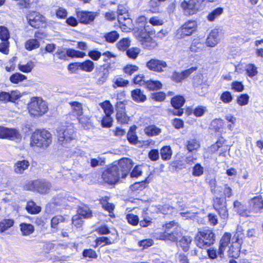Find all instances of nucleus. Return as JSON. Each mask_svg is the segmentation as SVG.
Returning <instances> with one entry per match:
<instances>
[{
  "label": "nucleus",
  "mask_w": 263,
  "mask_h": 263,
  "mask_svg": "<svg viewBox=\"0 0 263 263\" xmlns=\"http://www.w3.org/2000/svg\"><path fill=\"white\" fill-rule=\"evenodd\" d=\"M133 166V163L130 159L123 158L118 161H115L109 166L102 174L103 180L108 184H115L120 178H124L129 173Z\"/></svg>",
  "instance_id": "f257e3e1"
},
{
  "label": "nucleus",
  "mask_w": 263,
  "mask_h": 263,
  "mask_svg": "<svg viewBox=\"0 0 263 263\" xmlns=\"http://www.w3.org/2000/svg\"><path fill=\"white\" fill-rule=\"evenodd\" d=\"M215 238V234L211 230H203L197 234L196 244L200 248H206L214 243Z\"/></svg>",
  "instance_id": "f03ea898"
},
{
  "label": "nucleus",
  "mask_w": 263,
  "mask_h": 263,
  "mask_svg": "<svg viewBox=\"0 0 263 263\" xmlns=\"http://www.w3.org/2000/svg\"><path fill=\"white\" fill-rule=\"evenodd\" d=\"M51 141V134L46 130H43L37 131L32 135L31 144L32 146L45 148L48 147Z\"/></svg>",
  "instance_id": "7ed1b4c3"
},
{
  "label": "nucleus",
  "mask_w": 263,
  "mask_h": 263,
  "mask_svg": "<svg viewBox=\"0 0 263 263\" xmlns=\"http://www.w3.org/2000/svg\"><path fill=\"white\" fill-rule=\"evenodd\" d=\"M57 134L59 142L64 146H67L76 138V134L72 127H60L57 129Z\"/></svg>",
  "instance_id": "20e7f679"
},
{
  "label": "nucleus",
  "mask_w": 263,
  "mask_h": 263,
  "mask_svg": "<svg viewBox=\"0 0 263 263\" xmlns=\"http://www.w3.org/2000/svg\"><path fill=\"white\" fill-rule=\"evenodd\" d=\"M30 114L34 116H42L47 111V106L45 101L38 97L31 99L28 106Z\"/></svg>",
  "instance_id": "39448f33"
},
{
  "label": "nucleus",
  "mask_w": 263,
  "mask_h": 263,
  "mask_svg": "<svg viewBox=\"0 0 263 263\" xmlns=\"http://www.w3.org/2000/svg\"><path fill=\"white\" fill-rule=\"evenodd\" d=\"M205 0H190L188 2H184L181 6L184 9V13L186 15L196 13L199 9L203 8ZM208 2H214L217 0H206Z\"/></svg>",
  "instance_id": "423d86ee"
},
{
  "label": "nucleus",
  "mask_w": 263,
  "mask_h": 263,
  "mask_svg": "<svg viewBox=\"0 0 263 263\" xmlns=\"http://www.w3.org/2000/svg\"><path fill=\"white\" fill-rule=\"evenodd\" d=\"M196 28L197 23L195 21H188L177 30L176 36L180 39L190 36L196 31Z\"/></svg>",
  "instance_id": "0eeeda50"
},
{
  "label": "nucleus",
  "mask_w": 263,
  "mask_h": 263,
  "mask_svg": "<svg viewBox=\"0 0 263 263\" xmlns=\"http://www.w3.org/2000/svg\"><path fill=\"white\" fill-rule=\"evenodd\" d=\"M55 54L58 56L59 59L61 60H66L67 56L72 58L83 57L85 55V53L72 49H68L66 50L62 47H58L55 52Z\"/></svg>",
  "instance_id": "6e6552de"
},
{
  "label": "nucleus",
  "mask_w": 263,
  "mask_h": 263,
  "mask_svg": "<svg viewBox=\"0 0 263 263\" xmlns=\"http://www.w3.org/2000/svg\"><path fill=\"white\" fill-rule=\"evenodd\" d=\"M93 77L96 80V83L98 85H103L107 80L109 71L104 66L97 68L93 73Z\"/></svg>",
  "instance_id": "1a4fd4ad"
},
{
  "label": "nucleus",
  "mask_w": 263,
  "mask_h": 263,
  "mask_svg": "<svg viewBox=\"0 0 263 263\" xmlns=\"http://www.w3.org/2000/svg\"><path fill=\"white\" fill-rule=\"evenodd\" d=\"M27 19L30 25L35 28H40L44 23L43 16L35 11L30 12Z\"/></svg>",
  "instance_id": "9d476101"
},
{
  "label": "nucleus",
  "mask_w": 263,
  "mask_h": 263,
  "mask_svg": "<svg viewBox=\"0 0 263 263\" xmlns=\"http://www.w3.org/2000/svg\"><path fill=\"white\" fill-rule=\"evenodd\" d=\"M146 67L151 70L162 72L164 71L163 68L167 67V65L164 61L152 59L146 63Z\"/></svg>",
  "instance_id": "9b49d317"
},
{
  "label": "nucleus",
  "mask_w": 263,
  "mask_h": 263,
  "mask_svg": "<svg viewBox=\"0 0 263 263\" xmlns=\"http://www.w3.org/2000/svg\"><path fill=\"white\" fill-rule=\"evenodd\" d=\"M148 27V25H144L143 29L138 28L135 31V36L141 43L143 41H151L150 35L155 34V31L147 29Z\"/></svg>",
  "instance_id": "f8f14e48"
},
{
  "label": "nucleus",
  "mask_w": 263,
  "mask_h": 263,
  "mask_svg": "<svg viewBox=\"0 0 263 263\" xmlns=\"http://www.w3.org/2000/svg\"><path fill=\"white\" fill-rule=\"evenodd\" d=\"M196 67H192L181 72H178L176 71H174L172 73L171 79L173 81L176 83L181 82L182 80L188 78L191 73L196 70Z\"/></svg>",
  "instance_id": "ddd939ff"
},
{
  "label": "nucleus",
  "mask_w": 263,
  "mask_h": 263,
  "mask_svg": "<svg viewBox=\"0 0 263 263\" xmlns=\"http://www.w3.org/2000/svg\"><path fill=\"white\" fill-rule=\"evenodd\" d=\"M32 184L34 189L41 194L48 193L51 187V183L45 180L33 181Z\"/></svg>",
  "instance_id": "4468645a"
},
{
  "label": "nucleus",
  "mask_w": 263,
  "mask_h": 263,
  "mask_svg": "<svg viewBox=\"0 0 263 263\" xmlns=\"http://www.w3.org/2000/svg\"><path fill=\"white\" fill-rule=\"evenodd\" d=\"M222 29L220 28H215L211 30L209 35H208L206 43L209 47H214L219 42V34L221 33Z\"/></svg>",
  "instance_id": "2eb2a0df"
},
{
  "label": "nucleus",
  "mask_w": 263,
  "mask_h": 263,
  "mask_svg": "<svg viewBox=\"0 0 263 263\" xmlns=\"http://www.w3.org/2000/svg\"><path fill=\"white\" fill-rule=\"evenodd\" d=\"M250 210L255 213H260L263 209V199L261 196H257L252 198L250 201Z\"/></svg>",
  "instance_id": "dca6fc26"
},
{
  "label": "nucleus",
  "mask_w": 263,
  "mask_h": 263,
  "mask_svg": "<svg viewBox=\"0 0 263 263\" xmlns=\"http://www.w3.org/2000/svg\"><path fill=\"white\" fill-rule=\"evenodd\" d=\"M77 14L78 19L83 24L90 23L95 18L93 13L89 11H78L77 12Z\"/></svg>",
  "instance_id": "f3484780"
},
{
  "label": "nucleus",
  "mask_w": 263,
  "mask_h": 263,
  "mask_svg": "<svg viewBox=\"0 0 263 263\" xmlns=\"http://www.w3.org/2000/svg\"><path fill=\"white\" fill-rule=\"evenodd\" d=\"M231 235L230 233H226L220 240V245L218 253L220 257L223 255V251L230 243Z\"/></svg>",
  "instance_id": "a211bd4d"
},
{
  "label": "nucleus",
  "mask_w": 263,
  "mask_h": 263,
  "mask_svg": "<svg viewBox=\"0 0 263 263\" xmlns=\"http://www.w3.org/2000/svg\"><path fill=\"white\" fill-rule=\"evenodd\" d=\"M29 165L30 163L27 160L18 161L14 165V172L16 174H23L24 171L28 168Z\"/></svg>",
  "instance_id": "6ab92c4d"
},
{
  "label": "nucleus",
  "mask_w": 263,
  "mask_h": 263,
  "mask_svg": "<svg viewBox=\"0 0 263 263\" xmlns=\"http://www.w3.org/2000/svg\"><path fill=\"white\" fill-rule=\"evenodd\" d=\"M20 96L16 95L14 92H12L11 93L5 91L0 92V101L14 102Z\"/></svg>",
  "instance_id": "aec40b11"
},
{
  "label": "nucleus",
  "mask_w": 263,
  "mask_h": 263,
  "mask_svg": "<svg viewBox=\"0 0 263 263\" xmlns=\"http://www.w3.org/2000/svg\"><path fill=\"white\" fill-rule=\"evenodd\" d=\"M133 99L137 102H143L146 100V96L140 89H136L131 92Z\"/></svg>",
  "instance_id": "412c9836"
},
{
  "label": "nucleus",
  "mask_w": 263,
  "mask_h": 263,
  "mask_svg": "<svg viewBox=\"0 0 263 263\" xmlns=\"http://www.w3.org/2000/svg\"><path fill=\"white\" fill-rule=\"evenodd\" d=\"M178 231L172 230L171 231H165L163 234L160 236V239L162 240H169L172 241H176L178 239Z\"/></svg>",
  "instance_id": "4be33fe9"
},
{
  "label": "nucleus",
  "mask_w": 263,
  "mask_h": 263,
  "mask_svg": "<svg viewBox=\"0 0 263 263\" xmlns=\"http://www.w3.org/2000/svg\"><path fill=\"white\" fill-rule=\"evenodd\" d=\"M78 67L83 71L91 72L95 68V65L92 61L88 60L78 63Z\"/></svg>",
  "instance_id": "5701e85b"
},
{
  "label": "nucleus",
  "mask_w": 263,
  "mask_h": 263,
  "mask_svg": "<svg viewBox=\"0 0 263 263\" xmlns=\"http://www.w3.org/2000/svg\"><path fill=\"white\" fill-rule=\"evenodd\" d=\"M69 104L70 105L72 111L75 115L80 117L83 114L82 104L77 101L70 102Z\"/></svg>",
  "instance_id": "b1692460"
},
{
  "label": "nucleus",
  "mask_w": 263,
  "mask_h": 263,
  "mask_svg": "<svg viewBox=\"0 0 263 263\" xmlns=\"http://www.w3.org/2000/svg\"><path fill=\"white\" fill-rule=\"evenodd\" d=\"M235 211L242 216H248L245 206L239 201L236 200L233 203Z\"/></svg>",
  "instance_id": "393cba45"
},
{
  "label": "nucleus",
  "mask_w": 263,
  "mask_h": 263,
  "mask_svg": "<svg viewBox=\"0 0 263 263\" xmlns=\"http://www.w3.org/2000/svg\"><path fill=\"white\" fill-rule=\"evenodd\" d=\"M190 236H184L178 242V246L181 247L183 251H187L189 249V245L192 241Z\"/></svg>",
  "instance_id": "a878e982"
},
{
  "label": "nucleus",
  "mask_w": 263,
  "mask_h": 263,
  "mask_svg": "<svg viewBox=\"0 0 263 263\" xmlns=\"http://www.w3.org/2000/svg\"><path fill=\"white\" fill-rule=\"evenodd\" d=\"M185 103V99L181 96L174 97L171 100V104L175 108H181Z\"/></svg>",
  "instance_id": "bb28decb"
},
{
  "label": "nucleus",
  "mask_w": 263,
  "mask_h": 263,
  "mask_svg": "<svg viewBox=\"0 0 263 263\" xmlns=\"http://www.w3.org/2000/svg\"><path fill=\"white\" fill-rule=\"evenodd\" d=\"M144 132L148 136H154L158 135L161 132V129L154 125H152L146 127Z\"/></svg>",
  "instance_id": "cd10ccee"
},
{
  "label": "nucleus",
  "mask_w": 263,
  "mask_h": 263,
  "mask_svg": "<svg viewBox=\"0 0 263 263\" xmlns=\"http://www.w3.org/2000/svg\"><path fill=\"white\" fill-rule=\"evenodd\" d=\"M203 47V44L199 41V39H194L190 47L192 52H197L202 50Z\"/></svg>",
  "instance_id": "c85d7f7f"
},
{
  "label": "nucleus",
  "mask_w": 263,
  "mask_h": 263,
  "mask_svg": "<svg viewBox=\"0 0 263 263\" xmlns=\"http://www.w3.org/2000/svg\"><path fill=\"white\" fill-rule=\"evenodd\" d=\"M14 220L12 219H4L0 222V232H4L13 226Z\"/></svg>",
  "instance_id": "c756f323"
},
{
  "label": "nucleus",
  "mask_w": 263,
  "mask_h": 263,
  "mask_svg": "<svg viewBox=\"0 0 263 263\" xmlns=\"http://www.w3.org/2000/svg\"><path fill=\"white\" fill-rule=\"evenodd\" d=\"M243 229L241 226H238L236 229V232L234 236L233 239L235 241L240 244L242 242V240L245 237Z\"/></svg>",
  "instance_id": "7c9ffc66"
},
{
  "label": "nucleus",
  "mask_w": 263,
  "mask_h": 263,
  "mask_svg": "<svg viewBox=\"0 0 263 263\" xmlns=\"http://www.w3.org/2000/svg\"><path fill=\"white\" fill-rule=\"evenodd\" d=\"M21 230L24 235H29L32 234L34 230L33 225L28 223H22L20 225Z\"/></svg>",
  "instance_id": "2f4dec72"
},
{
  "label": "nucleus",
  "mask_w": 263,
  "mask_h": 263,
  "mask_svg": "<svg viewBox=\"0 0 263 263\" xmlns=\"http://www.w3.org/2000/svg\"><path fill=\"white\" fill-rule=\"evenodd\" d=\"M226 206V200L224 197H215L213 199V206L215 210Z\"/></svg>",
  "instance_id": "473e14b6"
},
{
  "label": "nucleus",
  "mask_w": 263,
  "mask_h": 263,
  "mask_svg": "<svg viewBox=\"0 0 263 263\" xmlns=\"http://www.w3.org/2000/svg\"><path fill=\"white\" fill-rule=\"evenodd\" d=\"M26 210L31 214H37L41 211V208L37 206L34 202L30 201L27 202Z\"/></svg>",
  "instance_id": "72a5a7b5"
},
{
  "label": "nucleus",
  "mask_w": 263,
  "mask_h": 263,
  "mask_svg": "<svg viewBox=\"0 0 263 263\" xmlns=\"http://www.w3.org/2000/svg\"><path fill=\"white\" fill-rule=\"evenodd\" d=\"M34 66L33 62L29 61L26 64H19L18 65V69L23 72H30Z\"/></svg>",
  "instance_id": "f704fd0d"
},
{
  "label": "nucleus",
  "mask_w": 263,
  "mask_h": 263,
  "mask_svg": "<svg viewBox=\"0 0 263 263\" xmlns=\"http://www.w3.org/2000/svg\"><path fill=\"white\" fill-rule=\"evenodd\" d=\"M130 45V41L128 38H123L117 44V47L120 50H126Z\"/></svg>",
  "instance_id": "c9c22d12"
},
{
  "label": "nucleus",
  "mask_w": 263,
  "mask_h": 263,
  "mask_svg": "<svg viewBox=\"0 0 263 263\" xmlns=\"http://www.w3.org/2000/svg\"><path fill=\"white\" fill-rule=\"evenodd\" d=\"M39 46L40 42L36 39H30L25 43V48L28 50H32L39 48Z\"/></svg>",
  "instance_id": "e433bc0d"
},
{
  "label": "nucleus",
  "mask_w": 263,
  "mask_h": 263,
  "mask_svg": "<svg viewBox=\"0 0 263 263\" xmlns=\"http://www.w3.org/2000/svg\"><path fill=\"white\" fill-rule=\"evenodd\" d=\"M119 37V34L116 31H111L104 35L106 41L109 43H114L117 40Z\"/></svg>",
  "instance_id": "4c0bfd02"
},
{
  "label": "nucleus",
  "mask_w": 263,
  "mask_h": 263,
  "mask_svg": "<svg viewBox=\"0 0 263 263\" xmlns=\"http://www.w3.org/2000/svg\"><path fill=\"white\" fill-rule=\"evenodd\" d=\"M101 107L103 109L105 115H111L114 112L112 105L109 101H105L101 104Z\"/></svg>",
  "instance_id": "58836bf2"
},
{
  "label": "nucleus",
  "mask_w": 263,
  "mask_h": 263,
  "mask_svg": "<svg viewBox=\"0 0 263 263\" xmlns=\"http://www.w3.org/2000/svg\"><path fill=\"white\" fill-rule=\"evenodd\" d=\"M146 87L150 90L158 89L161 87L162 84L158 81H147L145 84Z\"/></svg>",
  "instance_id": "ea45409f"
},
{
  "label": "nucleus",
  "mask_w": 263,
  "mask_h": 263,
  "mask_svg": "<svg viewBox=\"0 0 263 263\" xmlns=\"http://www.w3.org/2000/svg\"><path fill=\"white\" fill-rule=\"evenodd\" d=\"M160 154L162 159L165 160L171 158L172 155V150L170 146H164L161 149Z\"/></svg>",
  "instance_id": "a19ab883"
},
{
  "label": "nucleus",
  "mask_w": 263,
  "mask_h": 263,
  "mask_svg": "<svg viewBox=\"0 0 263 263\" xmlns=\"http://www.w3.org/2000/svg\"><path fill=\"white\" fill-rule=\"evenodd\" d=\"M20 137V134L17 130L15 128H6V137L9 139H18Z\"/></svg>",
  "instance_id": "79ce46f5"
},
{
  "label": "nucleus",
  "mask_w": 263,
  "mask_h": 263,
  "mask_svg": "<svg viewBox=\"0 0 263 263\" xmlns=\"http://www.w3.org/2000/svg\"><path fill=\"white\" fill-rule=\"evenodd\" d=\"M126 51V54L129 58L136 59L140 52V49L137 47H132Z\"/></svg>",
  "instance_id": "37998d69"
},
{
  "label": "nucleus",
  "mask_w": 263,
  "mask_h": 263,
  "mask_svg": "<svg viewBox=\"0 0 263 263\" xmlns=\"http://www.w3.org/2000/svg\"><path fill=\"white\" fill-rule=\"evenodd\" d=\"M223 11L222 8H217L212 11L208 16V19L210 21H213L215 18L220 16Z\"/></svg>",
  "instance_id": "c03bdc74"
},
{
  "label": "nucleus",
  "mask_w": 263,
  "mask_h": 263,
  "mask_svg": "<svg viewBox=\"0 0 263 263\" xmlns=\"http://www.w3.org/2000/svg\"><path fill=\"white\" fill-rule=\"evenodd\" d=\"M116 119L118 122L121 124L127 123L129 118L126 116L125 111H119L117 112Z\"/></svg>",
  "instance_id": "a18cd8bd"
},
{
  "label": "nucleus",
  "mask_w": 263,
  "mask_h": 263,
  "mask_svg": "<svg viewBox=\"0 0 263 263\" xmlns=\"http://www.w3.org/2000/svg\"><path fill=\"white\" fill-rule=\"evenodd\" d=\"M101 203L102 205V207L105 210L109 212V213H110L109 215L111 217H112V211H114L115 208L114 205L112 203L108 202L106 199H102L101 200Z\"/></svg>",
  "instance_id": "49530a36"
},
{
  "label": "nucleus",
  "mask_w": 263,
  "mask_h": 263,
  "mask_svg": "<svg viewBox=\"0 0 263 263\" xmlns=\"http://www.w3.org/2000/svg\"><path fill=\"white\" fill-rule=\"evenodd\" d=\"M187 149L189 152L197 150L200 147L199 143L195 139H191L187 142Z\"/></svg>",
  "instance_id": "de8ad7c7"
},
{
  "label": "nucleus",
  "mask_w": 263,
  "mask_h": 263,
  "mask_svg": "<svg viewBox=\"0 0 263 263\" xmlns=\"http://www.w3.org/2000/svg\"><path fill=\"white\" fill-rule=\"evenodd\" d=\"M26 79V77L20 73H16L10 77V81L13 83H18Z\"/></svg>",
  "instance_id": "09e8293b"
},
{
  "label": "nucleus",
  "mask_w": 263,
  "mask_h": 263,
  "mask_svg": "<svg viewBox=\"0 0 263 263\" xmlns=\"http://www.w3.org/2000/svg\"><path fill=\"white\" fill-rule=\"evenodd\" d=\"M77 215H80L81 217L88 218L91 216V212L87 207L80 208Z\"/></svg>",
  "instance_id": "8fccbe9b"
},
{
  "label": "nucleus",
  "mask_w": 263,
  "mask_h": 263,
  "mask_svg": "<svg viewBox=\"0 0 263 263\" xmlns=\"http://www.w3.org/2000/svg\"><path fill=\"white\" fill-rule=\"evenodd\" d=\"M139 70V67L136 65H127L123 68V71L129 76H131L134 72Z\"/></svg>",
  "instance_id": "3c124183"
},
{
  "label": "nucleus",
  "mask_w": 263,
  "mask_h": 263,
  "mask_svg": "<svg viewBox=\"0 0 263 263\" xmlns=\"http://www.w3.org/2000/svg\"><path fill=\"white\" fill-rule=\"evenodd\" d=\"M129 83L128 80H124L122 78L119 77L115 79L113 87L116 88L117 87H125Z\"/></svg>",
  "instance_id": "603ef678"
},
{
  "label": "nucleus",
  "mask_w": 263,
  "mask_h": 263,
  "mask_svg": "<svg viewBox=\"0 0 263 263\" xmlns=\"http://www.w3.org/2000/svg\"><path fill=\"white\" fill-rule=\"evenodd\" d=\"M10 34L8 29L4 26L0 27V39L2 41H8Z\"/></svg>",
  "instance_id": "864d4df0"
},
{
  "label": "nucleus",
  "mask_w": 263,
  "mask_h": 263,
  "mask_svg": "<svg viewBox=\"0 0 263 263\" xmlns=\"http://www.w3.org/2000/svg\"><path fill=\"white\" fill-rule=\"evenodd\" d=\"M220 99L223 103H229L232 101L233 97L230 92L226 91L221 95Z\"/></svg>",
  "instance_id": "5fc2aeb1"
},
{
  "label": "nucleus",
  "mask_w": 263,
  "mask_h": 263,
  "mask_svg": "<svg viewBox=\"0 0 263 263\" xmlns=\"http://www.w3.org/2000/svg\"><path fill=\"white\" fill-rule=\"evenodd\" d=\"M127 138L128 141L131 143L135 144L137 143L138 137L135 132L132 128H130L127 134Z\"/></svg>",
  "instance_id": "6e6d98bb"
},
{
  "label": "nucleus",
  "mask_w": 263,
  "mask_h": 263,
  "mask_svg": "<svg viewBox=\"0 0 263 263\" xmlns=\"http://www.w3.org/2000/svg\"><path fill=\"white\" fill-rule=\"evenodd\" d=\"M246 71L250 77H253L257 74V68L253 64H249L247 66Z\"/></svg>",
  "instance_id": "4d7b16f0"
},
{
  "label": "nucleus",
  "mask_w": 263,
  "mask_h": 263,
  "mask_svg": "<svg viewBox=\"0 0 263 263\" xmlns=\"http://www.w3.org/2000/svg\"><path fill=\"white\" fill-rule=\"evenodd\" d=\"M249 97L247 94H241L237 99V103L241 105H246L248 103Z\"/></svg>",
  "instance_id": "13d9d810"
},
{
  "label": "nucleus",
  "mask_w": 263,
  "mask_h": 263,
  "mask_svg": "<svg viewBox=\"0 0 263 263\" xmlns=\"http://www.w3.org/2000/svg\"><path fill=\"white\" fill-rule=\"evenodd\" d=\"M203 173V168L201 165L197 163L193 168L192 175L194 176H200Z\"/></svg>",
  "instance_id": "bf43d9fd"
},
{
  "label": "nucleus",
  "mask_w": 263,
  "mask_h": 263,
  "mask_svg": "<svg viewBox=\"0 0 263 263\" xmlns=\"http://www.w3.org/2000/svg\"><path fill=\"white\" fill-rule=\"evenodd\" d=\"M126 219L129 223L133 226H136L139 222L138 216L133 214H128L126 215Z\"/></svg>",
  "instance_id": "052dcab7"
},
{
  "label": "nucleus",
  "mask_w": 263,
  "mask_h": 263,
  "mask_svg": "<svg viewBox=\"0 0 263 263\" xmlns=\"http://www.w3.org/2000/svg\"><path fill=\"white\" fill-rule=\"evenodd\" d=\"M111 115H106L102 120V125L103 127H109L112 125L113 121L112 118L110 117Z\"/></svg>",
  "instance_id": "680f3d73"
},
{
  "label": "nucleus",
  "mask_w": 263,
  "mask_h": 263,
  "mask_svg": "<svg viewBox=\"0 0 263 263\" xmlns=\"http://www.w3.org/2000/svg\"><path fill=\"white\" fill-rule=\"evenodd\" d=\"M96 245L104 246L106 245H110L112 242L106 237H101L96 240Z\"/></svg>",
  "instance_id": "e2e57ef3"
},
{
  "label": "nucleus",
  "mask_w": 263,
  "mask_h": 263,
  "mask_svg": "<svg viewBox=\"0 0 263 263\" xmlns=\"http://www.w3.org/2000/svg\"><path fill=\"white\" fill-rule=\"evenodd\" d=\"M82 217L80 215H76L73 216L72 221V224L77 228H80L82 227L83 223Z\"/></svg>",
  "instance_id": "0e129e2a"
},
{
  "label": "nucleus",
  "mask_w": 263,
  "mask_h": 263,
  "mask_svg": "<svg viewBox=\"0 0 263 263\" xmlns=\"http://www.w3.org/2000/svg\"><path fill=\"white\" fill-rule=\"evenodd\" d=\"M64 220V217L61 215H58L54 216L51 219V226L52 228H55L57 226L60 222H62Z\"/></svg>",
  "instance_id": "69168bd1"
},
{
  "label": "nucleus",
  "mask_w": 263,
  "mask_h": 263,
  "mask_svg": "<svg viewBox=\"0 0 263 263\" xmlns=\"http://www.w3.org/2000/svg\"><path fill=\"white\" fill-rule=\"evenodd\" d=\"M218 211L219 216L222 219L226 220L228 219L229 216L228 211L227 208V206L224 207L220 208L219 209L216 210Z\"/></svg>",
  "instance_id": "338daca9"
},
{
  "label": "nucleus",
  "mask_w": 263,
  "mask_h": 263,
  "mask_svg": "<svg viewBox=\"0 0 263 263\" xmlns=\"http://www.w3.org/2000/svg\"><path fill=\"white\" fill-rule=\"evenodd\" d=\"M2 41L3 42L0 44V51L5 54H8L9 53V43L8 41Z\"/></svg>",
  "instance_id": "774afa93"
}]
</instances>
